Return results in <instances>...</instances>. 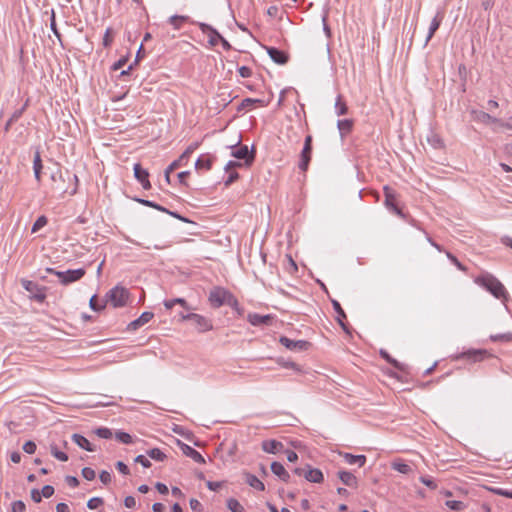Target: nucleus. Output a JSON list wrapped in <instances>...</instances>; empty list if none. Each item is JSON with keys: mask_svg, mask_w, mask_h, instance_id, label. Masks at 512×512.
Returning <instances> with one entry per match:
<instances>
[{"mask_svg": "<svg viewBox=\"0 0 512 512\" xmlns=\"http://www.w3.org/2000/svg\"><path fill=\"white\" fill-rule=\"evenodd\" d=\"M312 153V136L307 135L305 138L304 146L300 153V160H311Z\"/></svg>", "mask_w": 512, "mask_h": 512, "instance_id": "393cba45", "label": "nucleus"}, {"mask_svg": "<svg viewBox=\"0 0 512 512\" xmlns=\"http://www.w3.org/2000/svg\"><path fill=\"white\" fill-rule=\"evenodd\" d=\"M85 273V269L79 268L75 270L57 272L56 276L59 278L61 284L68 285L70 283L80 280L85 275Z\"/></svg>", "mask_w": 512, "mask_h": 512, "instance_id": "423d86ee", "label": "nucleus"}, {"mask_svg": "<svg viewBox=\"0 0 512 512\" xmlns=\"http://www.w3.org/2000/svg\"><path fill=\"white\" fill-rule=\"evenodd\" d=\"M47 222L48 220L44 215L39 216L32 226V233H35L41 228H43L47 224Z\"/></svg>", "mask_w": 512, "mask_h": 512, "instance_id": "c9c22d12", "label": "nucleus"}, {"mask_svg": "<svg viewBox=\"0 0 512 512\" xmlns=\"http://www.w3.org/2000/svg\"><path fill=\"white\" fill-rule=\"evenodd\" d=\"M255 104H259L261 106H264V101L260 99H252V98H246L241 102L240 108H248L253 107Z\"/></svg>", "mask_w": 512, "mask_h": 512, "instance_id": "e433bc0d", "label": "nucleus"}, {"mask_svg": "<svg viewBox=\"0 0 512 512\" xmlns=\"http://www.w3.org/2000/svg\"><path fill=\"white\" fill-rule=\"evenodd\" d=\"M474 119L484 124L500 123V120L484 111H472Z\"/></svg>", "mask_w": 512, "mask_h": 512, "instance_id": "a211bd4d", "label": "nucleus"}, {"mask_svg": "<svg viewBox=\"0 0 512 512\" xmlns=\"http://www.w3.org/2000/svg\"><path fill=\"white\" fill-rule=\"evenodd\" d=\"M134 176L140 182V184L145 190L151 188V184L149 181V173L139 163H136L134 165Z\"/></svg>", "mask_w": 512, "mask_h": 512, "instance_id": "6e6552de", "label": "nucleus"}, {"mask_svg": "<svg viewBox=\"0 0 512 512\" xmlns=\"http://www.w3.org/2000/svg\"><path fill=\"white\" fill-rule=\"evenodd\" d=\"M50 28H51L52 32L54 33V35L56 36V38L58 39L60 45L63 46L62 36L57 29L54 10L51 11Z\"/></svg>", "mask_w": 512, "mask_h": 512, "instance_id": "c756f323", "label": "nucleus"}, {"mask_svg": "<svg viewBox=\"0 0 512 512\" xmlns=\"http://www.w3.org/2000/svg\"><path fill=\"white\" fill-rule=\"evenodd\" d=\"M380 355H381V356H382V357H383L387 362H389L390 364H392L395 368L400 369V370L402 369V367H401L400 363H399L396 359L392 358V357L388 354V352H386L385 350H381V351H380Z\"/></svg>", "mask_w": 512, "mask_h": 512, "instance_id": "37998d69", "label": "nucleus"}, {"mask_svg": "<svg viewBox=\"0 0 512 512\" xmlns=\"http://www.w3.org/2000/svg\"><path fill=\"white\" fill-rule=\"evenodd\" d=\"M340 455L344 458L346 463L353 465L358 464L359 467L364 466L366 463V456L365 455H353L351 453H340Z\"/></svg>", "mask_w": 512, "mask_h": 512, "instance_id": "412c9836", "label": "nucleus"}, {"mask_svg": "<svg viewBox=\"0 0 512 512\" xmlns=\"http://www.w3.org/2000/svg\"><path fill=\"white\" fill-rule=\"evenodd\" d=\"M116 468H117V470H118L120 473H122V474H124V475H127V474H129V472H130V471H129L128 466H127L124 462H122V461H118V462L116 463Z\"/></svg>", "mask_w": 512, "mask_h": 512, "instance_id": "0e129e2a", "label": "nucleus"}, {"mask_svg": "<svg viewBox=\"0 0 512 512\" xmlns=\"http://www.w3.org/2000/svg\"><path fill=\"white\" fill-rule=\"evenodd\" d=\"M246 483L259 491H263L265 489V485L262 481H260L255 475L245 472L244 473Z\"/></svg>", "mask_w": 512, "mask_h": 512, "instance_id": "b1692460", "label": "nucleus"}, {"mask_svg": "<svg viewBox=\"0 0 512 512\" xmlns=\"http://www.w3.org/2000/svg\"><path fill=\"white\" fill-rule=\"evenodd\" d=\"M51 453L56 459L60 461L65 462L68 460V455L62 451H59L55 446L51 447Z\"/></svg>", "mask_w": 512, "mask_h": 512, "instance_id": "a18cd8bd", "label": "nucleus"}, {"mask_svg": "<svg viewBox=\"0 0 512 512\" xmlns=\"http://www.w3.org/2000/svg\"><path fill=\"white\" fill-rule=\"evenodd\" d=\"M27 105H28V101H26V103L20 109L15 110L13 112V114L11 115V120H14L16 122L24 113Z\"/></svg>", "mask_w": 512, "mask_h": 512, "instance_id": "5fc2aeb1", "label": "nucleus"}, {"mask_svg": "<svg viewBox=\"0 0 512 512\" xmlns=\"http://www.w3.org/2000/svg\"><path fill=\"white\" fill-rule=\"evenodd\" d=\"M209 302L212 307L219 308L228 305L241 313L238 300L228 290L222 287H214L209 293Z\"/></svg>", "mask_w": 512, "mask_h": 512, "instance_id": "f257e3e1", "label": "nucleus"}, {"mask_svg": "<svg viewBox=\"0 0 512 512\" xmlns=\"http://www.w3.org/2000/svg\"><path fill=\"white\" fill-rule=\"evenodd\" d=\"M446 255L448 257V259L451 260V262L460 270L462 271H465L466 270V267L464 265H462L458 259L453 255L451 254L450 252H446Z\"/></svg>", "mask_w": 512, "mask_h": 512, "instance_id": "6e6d98bb", "label": "nucleus"}, {"mask_svg": "<svg viewBox=\"0 0 512 512\" xmlns=\"http://www.w3.org/2000/svg\"><path fill=\"white\" fill-rule=\"evenodd\" d=\"M23 450L28 454H33L36 451V444L31 440L26 441L23 445Z\"/></svg>", "mask_w": 512, "mask_h": 512, "instance_id": "3c124183", "label": "nucleus"}, {"mask_svg": "<svg viewBox=\"0 0 512 512\" xmlns=\"http://www.w3.org/2000/svg\"><path fill=\"white\" fill-rule=\"evenodd\" d=\"M227 508L231 512H244V507L235 498H230L227 500Z\"/></svg>", "mask_w": 512, "mask_h": 512, "instance_id": "7c9ffc66", "label": "nucleus"}, {"mask_svg": "<svg viewBox=\"0 0 512 512\" xmlns=\"http://www.w3.org/2000/svg\"><path fill=\"white\" fill-rule=\"evenodd\" d=\"M82 476L86 480L91 481V480H93L95 478L96 473H95V471L92 468L85 467V468L82 469Z\"/></svg>", "mask_w": 512, "mask_h": 512, "instance_id": "09e8293b", "label": "nucleus"}, {"mask_svg": "<svg viewBox=\"0 0 512 512\" xmlns=\"http://www.w3.org/2000/svg\"><path fill=\"white\" fill-rule=\"evenodd\" d=\"M475 283L487 289L498 299L507 298V292L503 284L491 274H483L475 279Z\"/></svg>", "mask_w": 512, "mask_h": 512, "instance_id": "f03ea898", "label": "nucleus"}, {"mask_svg": "<svg viewBox=\"0 0 512 512\" xmlns=\"http://www.w3.org/2000/svg\"><path fill=\"white\" fill-rule=\"evenodd\" d=\"M490 339L494 342H510L512 341V332L494 334L490 336Z\"/></svg>", "mask_w": 512, "mask_h": 512, "instance_id": "2f4dec72", "label": "nucleus"}, {"mask_svg": "<svg viewBox=\"0 0 512 512\" xmlns=\"http://www.w3.org/2000/svg\"><path fill=\"white\" fill-rule=\"evenodd\" d=\"M332 305H333L335 312L337 313V317H336L337 322L339 323V325L345 332H349L348 326L344 322V319L346 318V314H345L344 310L342 309L340 303L336 300H332Z\"/></svg>", "mask_w": 512, "mask_h": 512, "instance_id": "dca6fc26", "label": "nucleus"}, {"mask_svg": "<svg viewBox=\"0 0 512 512\" xmlns=\"http://www.w3.org/2000/svg\"><path fill=\"white\" fill-rule=\"evenodd\" d=\"M335 110L338 116L345 115L348 112V107L341 95H338L336 99Z\"/></svg>", "mask_w": 512, "mask_h": 512, "instance_id": "c85d7f7f", "label": "nucleus"}, {"mask_svg": "<svg viewBox=\"0 0 512 512\" xmlns=\"http://www.w3.org/2000/svg\"><path fill=\"white\" fill-rule=\"evenodd\" d=\"M153 313L152 312H143L139 318H137L136 320L130 322L128 324V329L129 330H137L139 327L145 325L146 323H148L152 318H153Z\"/></svg>", "mask_w": 512, "mask_h": 512, "instance_id": "4468645a", "label": "nucleus"}, {"mask_svg": "<svg viewBox=\"0 0 512 512\" xmlns=\"http://www.w3.org/2000/svg\"><path fill=\"white\" fill-rule=\"evenodd\" d=\"M427 140L434 148L443 147V141L437 134L432 133Z\"/></svg>", "mask_w": 512, "mask_h": 512, "instance_id": "4c0bfd02", "label": "nucleus"}, {"mask_svg": "<svg viewBox=\"0 0 512 512\" xmlns=\"http://www.w3.org/2000/svg\"><path fill=\"white\" fill-rule=\"evenodd\" d=\"M286 260H287V265L285 266V269L286 271L289 273V274H294L297 272L298 270V267H297V264L296 262L293 260V258L291 257V255H286Z\"/></svg>", "mask_w": 512, "mask_h": 512, "instance_id": "f704fd0d", "label": "nucleus"}, {"mask_svg": "<svg viewBox=\"0 0 512 512\" xmlns=\"http://www.w3.org/2000/svg\"><path fill=\"white\" fill-rule=\"evenodd\" d=\"M147 455L156 461H164L166 459V455L158 448H153L147 452Z\"/></svg>", "mask_w": 512, "mask_h": 512, "instance_id": "473e14b6", "label": "nucleus"}, {"mask_svg": "<svg viewBox=\"0 0 512 512\" xmlns=\"http://www.w3.org/2000/svg\"><path fill=\"white\" fill-rule=\"evenodd\" d=\"M65 480L66 483L72 488H76L79 485V480L74 476H66Z\"/></svg>", "mask_w": 512, "mask_h": 512, "instance_id": "338daca9", "label": "nucleus"}, {"mask_svg": "<svg viewBox=\"0 0 512 512\" xmlns=\"http://www.w3.org/2000/svg\"><path fill=\"white\" fill-rule=\"evenodd\" d=\"M198 147V143L195 142L187 147V149L180 155L178 160H184L191 156V153Z\"/></svg>", "mask_w": 512, "mask_h": 512, "instance_id": "de8ad7c7", "label": "nucleus"}, {"mask_svg": "<svg viewBox=\"0 0 512 512\" xmlns=\"http://www.w3.org/2000/svg\"><path fill=\"white\" fill-rule=\"evenodd\" d=\"M179 167V162H172L171 165L165 170V179L170 183V173Z\"/></svg>", "mask_w": 512, "mask_h": 512, "instance_id": "bf43d9fd", "label": "nucleus"}, {"mask_svg": "<svg viewBox=\"0 0 512 512\" xmlns=\"http://www.w3.org/2000/svg\"><path fill=\"white\" fill-rule=\"evenodd\" d=\"M189 504L193 511H195V512L203 511V506L197 499H194V498L190 499Z\"/></svg>", "mask_w": 512, "mask_h": 512, "instance_id": "4d7b16f0", "label": "nucleus"}, {"mask_svg": "<svg viewBox=\"0 0 512 512\" xmlns=\"http://www.w3.org/2000/svg\"><path fill=\"white\" fill-rule=\"evenodd\" d=\"M385 194V205L395 212L397 215L402 216V211L396 205V195L393 189L389 186H384L383 188Z\"/></svg>", "mask_w": 512, "mask_h": 512, "instance_id": "1a4fd4ad", "label": "nucleus"}, {"mask_svg": "<svg viewBox=\"0 0 512 512\" xmlns=\"http://www.w3.org/2000/svg\"><path fill=\"white\" fill-rule=\"evenodd\" d=\"M268 55L270 58L279 65H284L288 62V55L282 50H279L275 47H268L267 48Z\"/></svg>", "mask_w": 512, "mask_h": 512, "instance_id": "f8f14e48", "label": "nucleus"}, {"mask_svg": "<svg viewBox=\"0 0 512 512\" xmlns=\"http://www.w3.org/2000/svg\"><path fill=\"white\" fill-rule=\"evenodd\" d=\"M337 127L342 136L347 135L352 131L353 120H351V119L338 120Z\"/></svg>", "mask_w": 512, "mask_h": 512, "instance_id": "bb28decb", "label": "nucleus"}, {"mask_svg": "<svg viewBox=\"0 0 512 512\" xmlns=\"http://www.w3.org/2000/svg\"><path fill=\"white\" fill-rule=\"evenodd\" d=\"M72 440L80 448H82V449H84L86 451H89V452L95 451L94 446H92V444L89 442V440L87 438H85L84 436L80 435V434H76V433L73 434L72 435Z\"/></svg>", "mask_w": 512, "mask_h": 512, "instance_id": "4be33fe9", "label": "nucleus"}, {"mask_svg": "<svg viewBox=\"0 0 512 512\" xmlns=\"http://www.w3.org/2000/svg\"><path fill=\"white\" fill-rule=\"evenodd\" d=\"M185 318H188L189 321L192 322L194 327L200 333L207 332V331H210L213 329L212 322L202 315L195 314V313H189L186 315Z\"/></svg>", "mask_w": 512, "mask_h": 512, "instance_id": "39448f33", "label": "nucleus"}, {"mask_svg": "<svg viewBox=\"0 0 512 512\" xmlns=\"http://www.w3.org/2000/svg\"><path fill=\"white\" fill-rule=\"evenodd\" d=\"M271 471L276 476H278L282 481H284V482L289 481L290 475L281 463L276 462V461L272 462Z\"/></svg>", "mask_w": 512, "mask_h": 512, "instance_id": "aec40b11", "label": "nucleus"}, {"mask_svg": "<svg viewBox=\"0 0 512 512\" xmlns=\"http://www.w3.org/2000/svg\"><path fill=\"white\" fill-rule=\"evenodd\" d=\"M284 445L277 440H265L262 442V449L266 453L276 454L283 449Z\"/></svg>", "mask_w": 512, "mask_h": 512, "instance_id": "2eb2a0df", "label": "nucleus"}, {"mask_svg": "<svg viewBox=\"0 0 512 512\" xmlns=\"http://www.w3.org/2000/svg\"><path fill=\"white\" fill-rule=\"evenodd\" d=\"M113 42V30L112 28H107L103 37V46L105 48L110 47Z\"/></svg>", "mask_w": 512, "mask_h": 512, "instance_id": "79ce46f5", "label": "nucleus"}, {"mask_svg": "<svg viewBox=\"0 0 512 512\" xmlns=\"http://www.w3.org/2000/svg\"><path fill=\"white\" fill-rule=\"evenodd\" d=\"M247 319L251 325L261 326L271 324L273 317L271 315H260L256 313H250L248 314Z\"/></svg>", "mask_w": 512, "mask_h": 512, "instance_id": "ddd939ff", "label": "nucleus"}, {"mask_svg": "<svg viewBox=\"0 0 512 512\" xmlns=\"http://www.w3.org/2000/svg\"><path fill=\"white\" fill-rule=\"evenodd\" d=\"M230 156L237 160H254L255 149L249 148L247 145H242L239 142L230 147Z\"/></svg>", "mask_w": 512, "mask_h": 512, "instance_id": "20e7f679", "label": "nucleus"}, {"mask_svg": "<svg viewBox=\"0 0 512 512\" xmlns=\"http://www.w3.org/2000/svg\"><path fill=\"white\" fill-rule=\"evenodd\" d=\"M135 462L140 463L145 468L151 467V462L144 455H138Z\"/></svg>", "mask_w": 512, "mask_h": 512, "instance_id": "052dcab7", "label": "nucleus"}, {"mask_svg": "<svg viewBox=\"0 0 512 512\" xmlns=\"http://www.w3.org/2000/svg\"><path fill=\"white\" fill-rule=\"evenodd\" d=\"M305 479L313 483H321L323 481V474L319 469L316 468H308V470L304 473Z\"/></svg>", "mask_w": 512, "mask_h": 512, "instance_id": "5701e85b", "label": "nucleus"}, {"mask_svg": "<svg viewBox=\"0 0 512 512\" xmlns=\"http://www.w3.org/2000/svg\"><path fill=\"white\" fill-rule=\"evenodd\" d=\"M115 438L118 441H120V442H122L124 444H131L132 443L131 435L126 433V432H122V431L116 432Z\"/></svg>", "mask_w": 512, "mask_h": 512, "instance_id": "a19ab883", "label": "nucleus"}, {"mask_svg": "<svg viewBox=\"0 0 512 512\" xmlns=\"http://www.w3.org/2000/svg\"><path fill=\"white\" fill-rule=\"evenodd\" d=\"M89 306L94 311H100V310H102L105 307V305H98L97 304V296L96 295H93L90 298Z\"/></svg>", "mask_w": 512, "mask_h": 512, "instance_id": "864d4df0", "label": "nucleus"}, {"mask_svg": "<svg viewBox=\"0 0 512 512\" xmlns=\"http://www.w3.org/2000/svg\"><path fill=\"white\" fill-rule=\"evenodd\" d=\"M31 498L34 502L39 503L42 501V494L39 490L32 489L31 490Z\"/></svg>", "mask_w": 512, "mask_h": 512, "instance_id": "774afa93", "label": "nucleus"}, {"mask_svg": "<svg viewBox=\"0 0 512 512\" xmlns=\"http://www.w3.org/2000/svg\"><path fill=\"white\" fill-rule=\"evenodd\" d=\"M199 28L200 30L204 33V34H207L208 37H209V44L211 46H215L218 44V42H220V39L223 38L221 36V34L215 29L213 28L211 25L209 24H206V23H200L199 24Z\"/></svg>", "mask_w": 512, "mask_h": 512, "instance_id": "9d476101", "label": "nucleus"}, {"mask_svg": "<svg viewBox=\"0 0 512 512\" xmlns=\"http://www.w3.org/2000/svg\"><path fill=\"white\" fill-rule=\"evenodd\" d=\"M42 497L50 498L54 494V487L51 485H45L41 490Z\"/></svg>", "mask_w": 512, "mask_h": 512, "instance_id": "13d9d810", "label": "nucleus"}, {"mask_svg": "<svg viewBox=\"0 0 512 512\" xmlns=\"http://www.w3.org/2000/svg\"><path fill=\"white\" fill-rule=\"evenodd\" d=\"M188 20H189L188 16L173 15L169 18V23L174 27V29L178 30L181 28L182 24Z\"/></svg>", "mask_w": 512, "mask_h": 512, "instance_id": "cd10ccee", "label": "nucleus"}, {"mask_svg": "<svg viewBox=\"0 0 512 512\" xmlns=\"http://www.w3.org/2000/svg\"><path fill=\"white\" fill-rule=\"evenodd\" d=\"M445 504L447 507H449L451 510H454V511H461L465 508V504L461 501L448 500V501H446Z\"/></svg>", "mask_w": 512, "mask_h": 512, "instance_id": "58836bf2", "label": "nucleus"}, {"mask_svg": "<svg viewBox=\"0 0 512 512\" xmlns=\"http://www.w3.org/2000/svg\"><path fill=\"white\" fill-rule=\"evenodd\" d=\"M106 298L113 307H124L129 299V291L125 287L115 286L106 294Z\"/></svg>", "mask_w": 512, "mask_h": 512, "instance_id": "7ed1b4c3", "label": "nucleus"}, {"mask_svg": "<svg viewBox=\"0 0 512 512\" xmlns=\"http://www.w3.org/2000/svg\"><path fill=\"white\" fill-rule=\"evenodd\" d=\"M486 355V350H469L467 352L462 353L458 358H466L472 360L473 362H478L483 360Z\"/></svg>", "mask_w": 512, "mask_h": 512, "instance_id": "f3484780", "label": "nucleus"}, {"mask_svg": "<svg viewBox=\"0 0 512 512\" xmlns=\"http://www.w3.org/2000/svg\"><path fill=\"white\" fill-rule=\"evenodd\" d=\"M392 468L402 474H409L412 471L408 464L402 462H393Z\"/></svg>", "mask_w": 512, "mask_h": 512, "instance_id": "72a5a7b5", "label": "nucleus"}, {"mask_svg": "<svg viewBox=\"0 0 512 512\" xmlns=\"http://www.w3.org/2000/svg\"><path fill=\"white\" fill-rule=\"evenodd\" d=\"M338 476L343 484L349 487H355L357 485V478L351 472L339 471Z\"/></svg>", "mask_w": 512, "mask_h": 512, "instance_id": "a878e982", "label": "nucleus"}, {"mask_svg": "<svg viewBox=\"0 0 512 512\" xmlns=\"http://www.w3.org/2000/svg\"><path fill=\"white\" fill-rule=\"evenodd\" d=\"M420 481L421 483H423L432 490H435L437 488V484L429 477L421 476Z\"/></svg>", "mask_w": 512, "mask_h": 512, "instance_id": "603ef678", "label": "nucleus"}, {"mask_svg": "<svg viewBox=\"0 0 512 512\" xmlns=\"http://www.w3.org/2000/svg\"><path fill=\"white\" fill-rule=\"evenodd\" d=\"M206 486L211 491H217L222 487V482L207 481Z\"/></svg>", "mask_w": 512, "mask_h": 512, "instance_id": "69168bd1", "label": "nucleus"}, {"mask_svg": "<svg viewBox=\"0 0 512 512\" xmlns=\"http://www.w3.org/2000/svg\"><path fill=\"white\" fill-rule=\"evenodd\" d=\"M103 504V499L100 497L91 498L87 502V507L91 510L99 508Z\"/></svg>", "mask_w": 512, "mask_h": 512, "instance_id": "c03bdc74", "label": "nucleus"}, {"mask_svg": "<svg viewBox=\"0 0 512 512\" xmlns=\"http://www.w3.org/2000/svg\"><path fill=\"white\" fill-rule=\"evenodd\" d=\"M238 73L241 77L243 78H248L252 75V70L251 68L247 67V66H241L239 69H238Z\"/></svg>", "mask_w": 512, "mask_h": 512, "instance_id": "680f3d73", "label": "nucleus"}, {"mask_svg": "<svg viewBox=\"0 0 512 512\" xmlns=\"http://www.w3.org/2000/svg\"><path fill=\"white\" fill-rule=\"evenodd\" d=\"M442 20H443V14L441 12H437V14L435 15V17L432 19V21L430 23L428 35L426 37V43H428L430 41V39L433 37L435 32L438 30V28L441 25Z\"/></svg>", "mask_w": 512, "mask_h": 512, "instance_id": "6ab92c4d", "label": "nucleus"}, {"mask_svg": "<svg viewBox=\"0 0 512 512\" xmlns=\"http://www.w3.org/2000/svg\"><path fill=\"white\" fill-rule=\"evenodd\" d=\"M100 481L103 484H108L111 482V474L108 471L103 470L99 475Z\"/></svg>", "mask_w": 512, "mask_h": 512, "instance_id": "e2e57ef3", "label": "nucleus"}, {"mask_svg": "<svg viewBox=\"0 0 512 512\" xmlns=\"http://www.w3.org/2000/svg\"><path fill=\"white\" fill-rule=\"evenodd\" d=\"M96 434L103 439H110L112 437V431L106 427L98 428L96 431Z\"/></svg>", "mask_w": 512, "mask_h": 512, "instance_id": "49530a36", "label": "nucleus"}, {"mask_svg": "<svg viewBox=\"0 0 512 512\" xmlns=\"http://www.w3.org/2000/svg\"><path fill=\"white\" fill-rule=\"evenodd\" d=\"M11 508L12 512H25L26 506L23 501L17 500L12 503Z\"/></svg>", "mask_w": 512, "mask_h": 512, "instance_id": "8fccbe9b", "label": "nucleus"}, {"mask_svg": "<svg viewBox=\"0 0 512 512\" xmlns=\"http://www.w3.org/2000/svg\"><path fill=\"white\" fill-rule=\"evenodd\" d=\"M21 284L24 287V289L27 290L28 292L34 293L36 291H39V286L30 280L23 279L21 281Z\"/></svg>", "mask_w": 512, "mask_h": 512, "instance_id": "ea45409f", "label": "nucleus"}, {"mask_svg": "<svg viewBox=\"0 0 512 512\" xmlns=\"http://www.w3.org/2000/svg\"><path fill=\"white\" fill-rule=\"evenodd\" d=\"M279 342L289 350L292 351H303L307 350L310 343L305 340H291L286 336H281Z\"/></svg>", "mask_w": 512, "mask_h": 512, "instance_id": "0eeeda50", "label": "nucleus"}, {"mask_svg": "<svg viewBox=\"0 0 512 512\" xmlns=\"http://www.w3.org/2000/svg\"><path fill=\"white\" fill-rule=\"evenodd\" d=\"M177 443L184 455L192 458L197 463H201V464L205 463L204 457L198 451H196L194 448L181 442L180 440H178Z\"/></svg>", "mask_w": 512, "mask_h": 512, "instance_id": "9b49d317", "label": "nucleus"}]
</instances>
